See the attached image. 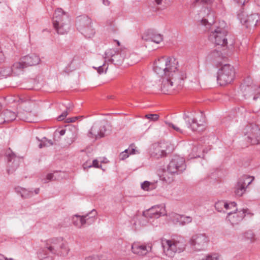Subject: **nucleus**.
Returning <instances> with one entry per match:
<instances>
[{"mask_svg":"<svg viewBox=\"0 0 260 260\" xmlns=\"http://www.w3.org/2000/svg\"><path fill=\"white\" fill-rule=\"evenodd\" d=\"M228 31L221 28L218 27L210 34L209 40L216 45L225 46L227 45L226 36Z\"/></svg>","mask_w":260,"mask_h":260,"instance_id":"nucleus-11","label":"nucleus"},{"mask_svg":"<svg viewBox=\"0 0 260 260\" xmlns=\"http://www.w3.org/2000/svg\"><path fill=\"white\" fill-rule=\"evenodd\" d=\"M34 191H35V194H37L39 193L40 189L39 188H37L35 189Z\"/></svg>","mask_w":260,"mask_h":260,"instance_id":"nucleus-63","label":"nucleus"},{"mask_svg":"<svg viewBox=\"0 0 260 260\" xmlns=\"http://www.w3.org/2000/svg\"><path fill=\"white\" fill-rule=\"evenodd\" d=\"M175 173H171L169 170L164 171L163 174L160 176V179L167 183H170L174 180V175Z\"/></svg>","mask_w":260,"mask_h":260,"instance_id":"nucleus-30","label":"nucleus"},{"mask_svg":"<svg viewBox=\"0 0 260 260\" xmlns=\"http://www.w3.org/2000/svg\"><path fill=\"white\" fill-rule=\"evenodd\" d=\"M228 206L227 202L224 201H219L215 204V209L220 212H223L224 208H227Z\"/></svg>","mask_w":260,"mask_h":260,"instance_id":"nucleus-34","label":"nucleus"},{"mask_svg":"<svg viewBox=\"0 0 260 260\" xmlns=\"http://www.w3.org/2000/svg\"><path fill=\"white\" fill-rule=\"evenodd\" d=\"M252 83V79L250 77H247L244 81V82L241 84L240 87L241 90L244 93V95L246 96L248 93L252 91L253 87L251 86Z\"/></svg>","mask_w":260,"mask_h":260,"instance_id":"nucleus-25","label":"nucleus"},{"mask_svg":"<svg viewBox=\"0 0 260 260\" xmlns=\"http://www.w3.org/2000/svg\"><path fill=\"white\" fill-rule=\"evenodd\" d=\"M87 219H85L82 215L76 214L73 217V222L76 226L81 228L86 225Z\"/></svg>","mask_w":260,"mask_h":260,"instance_id":"nucleus-27","label":"nucleus"},{"mask_svg":"<svg viewBox=\"0 0 260 260\" xmlns=\"http://www.w3.org/2000/svg\"><path fill=\"white\" fill-rule=\"evenodd\" d=\"M143 40L148 41H150L156 44H159L162 41V36L160 34H155L153 30L149 29L142 36Z\"/></svg>","mask_w":260,"mask_h":260,"instance_id":"nucleus-18","label":"nucleus"},{"mask_svg":"<svg viewBox=\"0 0 260 260\" xmlns=\"http://www.w3.org/2000/svg\"><path fill=\"white\" fill-rule=\"evenodd\" d=\"M209 242V239L205 234H197L191 237L189 243L193 250L198 251L205 249Z\"/></svg>","mask_w":260,"mask_h":260,"instance_id":"nucleus-6","label":"nucleus"},{"mask_svg":"<svg viewBox=\"0 0 260 260\" xmlns=\"http://www.w3.org/2000/svg\"><path fill=\"white\" fill-rule=\"evenodd\" d=\"M21 59L26 67L37 65L40 61V57L35 54L26 55L22 58Z\"/></svg>","mask_w":260,"mask_h":260,"instance_id":"nucleus-21","label":"nucleus"},{"mask_svg":"<svg viewBox=\"0 0 260 260\" xmlns=\"http://www.w3.org/2000/svg\"><path fill=\"white\" fill-rule=\"evenodd\" d=\"M183 118L185 121L184 127L190 128L192 131H197L202 126V124L198 122L196 118L191 112H187V113H184Z\"/></svg>","mask_w":260,"mask_h":260,"instance_id":"nucleus-15","label":"nucleus"},{"mask_svg":"<svg viewBox=\"0 0 260 260\" xmlns=\"http://www.w3.org/2000/svg\"><path fill=\"white\" fill-rule=\"evenodd\" d=\"M159 115L157 114H148L145 115V118L153 121H157L159 118Z\"/></svg>","mask_w":260,"mask_h":260,"instance_id":"nucleus-46","label":"nucleus"},{"mask_svg":"<svg viewBox=\"0 0 260 260\" xmlns=\"http://www.w3.org/2000/svg\"><path fill=\"white\" fill-rule=\"evenodd\" d=\"M151 183L148 181H145L141 184V187L144 190H148L149 189V186Z\"/></svg>","mask_w":260,"mask_h":260,"instance_id":"nucleus-49","label":"nucleus"},{"mask_svg":"<svg viewBox=\"0 0 260 260\" xmlns=\"http://www.w3.org/2000/svg\"><path fill=\"white\" fill-rule=\"evenodd\" d=\"M92 167H93L94 168H100L102 167L101 165H99V161L97 159H94L92 161V165H88L87 163H84L83 165V167L84 169H86V168H89Z\"/></svg>","mask_w":260,"mask_h":260,"instance_id":"nucleus-40","label":"nucleus"},{"mask_svg":"<svg viewBox=\"0 0 260 260\" xmlns=\"http://www.w3.org/2000/svg\"><path fill=\"white\" fill-rule=\"evenodd\" d=\"M255 3L258 6H260V0H254Z\"/></svg>","mask_w":260,"mask_h":260,"instance_id":"nucleus-64","label":"nucleus"},{"mask_svg":"<svg viewBox=\"0 0 260 260\" xmlns=\"http://www.w3.org/2000/svg\"><path fill=\"white\" fill-rule=\"evenodd\" d=\"M77 117H72V118H68L66 119V122H68V123H70V122H74L76 121V120H77Z\"/></svg>","mask_w":260,"mask_h":260,"instance_id":"nucleus-54","label":"nucleus"},{"mask_svg":"<svg viewBox=\"0 0 260 260\" xmlns=\"http://www.w3.org/2000/svg\"><path fill=\"white\" fill-rule=\"evenodd\" d=\"M202 23L203 24L206 25L208 23L211 24L214 23V19L213 18V14L209 13L207 16V18H203L202 20Z\"/></svg>","mask_w":260,"mask_h":260,"instance_id":"nucleus-39","label":"nucleus"},{"mask_svg":"<svg viewBox=\"0 0 260 260\" xmlns=\"http://www.w3.org/2000/svg\"><path fill=\"white\" fill-rule=\"evenodd\" d=\"M93 68L96 70L99 74H102L104 72L106 73L108 67V66H106L105 63H104L102 66H100L98 68L93 67Z\"/></svg>","mask_w":260,"mask_h":260,"instance_id":"nucleus-41","label":"nucleus"},{"mask_svg":"<svg viewBox=\"0 0 260 260\" xmlns=\"http://www.w3.org/2000/svg\"><path fill=\"white\" fill-rule=\"evenodd\" d=\"M245 135H247L248 141L252 145L260 143V129L253 123H249L244 129Z\"/></svg>","mask_w":260,"mask_h":260,"instance_id":"nucleus-9","label":"nucleus"},{"mask_svg":"<svg viewBox=\"0 0 260 260\" xmlns=\"http://www.w3.org/2000/svg\"><path fill=\"white\" fill-rule=\"evenodd\" d=\"M172 220L173 222L177 225H181V215L175 214L172 217Z\"/></svg>","mask_w":260,"mask_h":260,"instance_id":"nucleus-44","label":"nucleus"},{"mask_svg":"<svg viewBox=\"0 0 260 260\" xmlns=\"http://www.w3.org/2000/svg\"><path fill=\"white\" fill-rule=\"evenodd\" d=\"M166 215L165 209L163 207L156 206L152 207L148 210L144 211L142 216L137 217L140 222V224L145 225L147 223L146 217L150 218H158L161 216Z\"/></svg>","mask_w":260,"mask_h":260,"instance_id":"nucleus-7","label":"nucleus"},{"mask_svg":"<svg viewBox=\"0 0 260 260\" xmlns=\"http://www.w3.org/2000/svg\"><path fill=\"white\" fill-rule=\"evenodd\" d=\"M167 146L165 144H155L153 145L152 149L150 151V156L154 159H159L167 156L170 153L167 151Z\"/></svg>","mask_w":260,"mask_h":260,"instance_id":"nucleus-16","label":"nucleus"},{"mask_svg":"<svg viewBox=\"0 0 260 260\" xmlns=\"http://www.w3.org/2000/svg\"><path fill=\"white\" fill-rule=\"evenodd\" d=\"M212 3V0H195L192 3L191 5L192 7H195L197 6L200 5H210Z\"/></svg>","mask_w":260,"mask_h":260,"instance_id":"nucleus-36","label":"nucleus"},{"mask_svg":"<svg viewBox=\"0 0 260 260\" xmlns=\"http://www.w3.org/2000/svg\"><path fill=\"white\" fill-rule=\"evenodd\" d=\"M258 99H260V87L257 89V93L254 95L253 97V100L255 101Z\"/></svg>","mask_w":260,"mask_h":260,"instance_id":"nucleus-53","label":"nucleus"},{"mask_svg":"<svg viewBox=\"0 0 260 260\" xmlns=\"http://www.w3.org/2000/svg\"><path fill=\"white\" fill-rule=\"evenodd\" d=\"M5 154L7 160L8 174L13 173L19 167L20 157L17 156L12 150L9 148L6 151H1L0 155Z\"/></svg>","mask_w":260,"mask_h":260,"instance_id":"nucleus-8","label":"nucleus"},{"mask_svg":"<svg viewBox=\"0 0 260 260\" xmlns=\"http://www.w3.org/2000/svg\"><path fill=\"white\" fill-rule=\"evenodd\" d=\"M151 249V246H147L138 243H134L132 245V250L133 253L140 255H146Z\"/></svg>","mask_w":260,"mask_h":260,"instance_id":"nucleus-19","label":"nucleus"},{"mask_svg":"<svg viewBox=\"0 0 260 260\" xmlns=\"http://www.w3.org/2000/svg\"><path fill=\"white\" fill-rule=\"evenodd\" d=\"M167 168L171 173H182L186 168L184 158L177 155L173 156Z\"/></svg>","mask_w":260,"mask_h":260,"instance_id":"nucleus-12","label":"nucleus"},{"mask_svg":"<svg viewBox=\"0 0 260 260\" xmlns=\"http://www.w3.org/2000/svg\"><path fill=\"white\" fill-rule=\"evenodd\" d=\"M89 136L91 138H95L96 139L103 137L104 134L101 131L99 132L96 127L93 126L89 132Z\"/></svg>","mask_w":260,"mask_h":260,"instance_id":"nucleus-33","label":"nucleus"},{"mask_svg":"<svg viewBox=\"0 0 260 260\" xmlns=\"http://www.w3.org/2000/svg\"><path fill=\"white\" fill-rule=\"evenodd\" d=\"M244 237L246 240H249L250 242L254 240V235L251 231H248L245 232Z\"/></svg>","mask_w":260,"mask_h":260,"instance_id":"nucleus-42","label":"nucleus"},{"mask_svg":"<svg viewBox=\"0 0 260 260\" xmlns=\"http://www.w3.org/2000/svg\"><path fill=\"white\" fill-rule=\"evenodd\" d=\"M227 204L228 205V206L227 208H224V211H223L224 212H229L231 211H236L237 210V204L235 202H231L230 203L227 202Z\"/></svg>","mask_w":260,"mask_h":260,"instance_id":"nucleus-38","label":"nucleus"},{"mask_svg":"<svg viewBox=\"0 0 260 260\" xmlns=\"http://www.w3.org/2000/svg\"><path fill=\"white\" fill-rule=\"evenodd\" d=\"M134 147L135 145L133 144L130 145L128 149H125L123 152H126V154L128 155L129 154H135L136 150Z\"/></svg>","mask_w":260,"mask_h":260,"instance_id":"nucleus-48","label":"nucleus"},{"mask_svg":"<svg viewBox=\"0 0 260 260\" xmlns=\"http://www.w3.org/2000/svg\"><path fill=\"white\" fill-rule=\"evenodd\" d=\"M208 57L210 60H215L217 64H222L221 60L223 56L220 51L214 50L208 55Z\"/></svg>","mask_w":260,"mask_h":260,"instance_id":"nucleus-26","label":"nucleus"},{"mask_svg":"<svg viewBox=\"0 0 260 260\" xmlns=\"http://www.w3.org/2000/svg\"><path fill=\"white\" fill-rule=\"evenodd\" d=\"M0 260H7V257L4 255L0 254Z\"/></svg>","mask_w":260,"mask_h":260,"instance_id":"nucleus-59","label":"nucleus"},{"mask_svg":"<svg viewBox=\"0 0 260 260\" xmlns=\"http://www.w3.org/2000/svg\"><path fill=\"white\" fill-rule=\"evenodd\" d=\"M247 210L243 209L240 211H231L228 212L226 219L229 220L232 225L237 224L242 220Z\"/></svg>","mask_w":260,"mask_h":260,"instance_id":"nucleus-17","label":"nucleus"},{"mask_svg":"<svg viewBox=\"0 0 260 260\" xmlns=\"http://www.w3.org/2000/svg\"><path fill=\"white\" fill-rule=\"evenodd\" d=\"M91 20L86 15L79 17L76 20L77 28L80 30L91 24Z\"/></svg>","mask_w":260,"mask_h":260,"instance_id":"nucleus-24","label":"nucleus"},{"mask_svg":"<svg viewBox=\"0 0 260 260\" xmlns=\"http://www.w3.org/2000/svg\"><path fill=\"white\" fill-rule=\"evenodd\" d=\"M15 190L18 194H20L23 199L29 198L33 196V192L32 191L28 190L26 188L20 186L16 187Z\"/></svg>","mask_w":260,"mask_h":260,"instance_id":"nucleus-28","label":"nucleus"},{"mask_svg":"<svg viewBox=\"0 0 260 260\" xmlns=\"http://www.w3.org/2000/svg\"><path fill=\"white\" fill-rule=\"evenodd\" d=\"M16 118V114L9 110H5L0 113V118L4 120V123L12 121Z\"/></svg>","mask_w":260,"mask_h":260,"instance_id":"nucleus-22","label":"nucleus"},{"mask_svg":"<svg viewBox=\"0 0 260 260\" xmlns=\"http://www.w3.org/2000/svg\"><path fill=\"white\" fill-rule=\"evenodd\" d=\"M181 225H184L186 224H188L191 222L192 218L190 216H185L184 215H181Z\"/></svg>","mask_w":260,"mask_h":260,"instance_id":"nucleus-45","label":"nucleus"},{"mask_svg":"<svg viewBox=\"0 0 260 260\" xmlns=\"http://www.w3.org/2000/svg\"><path fill=\"white\" fill-rule=\"evenodd\" d=\"M13 75L12 70L10 67H3L0 69V76L7 78Z\"/></svg>","mask_w":260,"mask_h":260,"instance_id":"nucleus-35","label":"nucleus"},{"mask_svg":"<svg viewBox=\"0 0 260 260\" xmlns=\"http://www.w3.org/2000/svg\"><path fill=\"white\" fill-rule=\"evenodd\" d=\"M79 60H80V57L79 56H74L72 62H71V63H75L76 61H77Z\"/></svg>","mask_w":260,"mask_h":260,"instance_id":"nucleus-55","label":"nucleus"},{"mask_svg":"<svg viewBox=\"0 0 260 260\" xmlns=\"http://www.w3.org/2000/svg\"><path fill=\"white\" fill-rule=\"evenodd\" d=\"M69 251L68 247L62 239L53 238L46 241L45 247L39 251L38 256L40 260H53L49 253L64 256Z\"/></svg>","mask_w":260,"mask_h":260,"instance_id":"nucleus-1","label":"nucleus"},{"mask_svg":"<svg viewBox=\"0 0 260 260\" xmlns=\"http://www.w3.org/2000/svg\"><path fill=\"white\" fill-rule=\"evenodd\" d=\"M234 67L229 64H225L219 69L217 80L221 86H223L231 83L234 80Z\"/></svg>","mask_w":260,"mask_h":260,"instance_id":"nucleus-5","label":"nucleus"},{"mask_svg":"<svg viewBox=\"0 0 260 260\" xmlns=\"http://www.w3.org/2000/svg\"><path fill=\"white\" fill-rule=\"evenodd\" d=\"M66 129H62L60 130V131H59V134H60V136H63V135H64L65 134V133H66Z\"/></svg>","mask_w":260,"mask_h":260,"instance_id":"nucleus-58","label":"nucleus"},{"mask_svg":"<svg viewBox=\"0 0 260 260\" xmlns=\"http://www.w3.org/2000/svg\"><path fill=\"white\" fill-rule=\"evenodd\" d=\"M105 54L106 58H110L109 61L117 66L120 65L125 58L124 52L116 51L112 49H108Z\"/></svg>","mask_w":260,"mask_h":260,"instance_id":"nucleus-14","label":"nucleus"},{"mask_svg":"<svg viewBox=\"0 0 260 260\" xmlns=\"http://www.w3.org/2000/svg\"><path fill=\"white\" fill-rule=\"evenodd\" d=\"M53 27L59 35L67 34L71 27L69 16L60 8H57L53 15Z\"/></svg>","mask_w":260,"mask_h":260,"instance_id":"nucleus-3","label":"nucleus"},{"mask_svg":"<svg viewBox=\"0 0 260 260\" xmlns=\"http://www.w3.org/2000/svg\"><path fill=\"white\" fill-rule=\"evenodd\" d=\"M239 6H244L249 0H234Z\"/></svg>","mask_w":260,"mask_h":260,"instance_id":"nucleus-50","label":"nucleus"},{"mask_svg":"<svg viewBox=\"0 0 260 260\" xmlns=\"http://www.w3.org/2000/svg\"><path fill=\"white\" fill-rule=\"evenodd\" d=\"M96 211L94 209H93L89 213L85 214V215H82L84 218L87 219V222H85L86 225H90L94 222L95 220V217L96 216Z\"/></svg>","mask_w":260,"mask_h":260,"instance_id":"nucleus-32","label":"nucleus"},{"mask_svg":"<svg viewBox=\"0 0 260 260\" xmlns=\"http://www.w3.org/2000/svg\"><path fill=\"white\" fill-rule=\"evenodd\" d=\"M85 260H96L95 258H94V257H92V256H89L88 257H86L85 258Z\"/></svg>","mask_w":260,"mask_h":260,"instance_id":"nucleus-60","label":"nucleus"},{"mask_svg":"<svg viewBox=\"0 0 260 260\" xmlns=\"http://www.w3.org/2000/svg\"><path fill=\"white\" fill-rule=\"evenodd\" d=\"M54 177V176L53 173H49L47 175L46 178L48 180H49V181L55 180L56 178V177L53 178Z\"/></svg>","mask_w":260,"mask_h":260,"instance_id":"nucleus-52","label":"nucleus"},{"mask_svg":"<svg viewBox=\"0 0 260 260\" xmlns=\"http://www.w3.org/2000/svg\"><path fill=\"white\" fill-rule=\"evenodd\" d=\"M249 177H243L238 181L235 189V193L238 197H241L245 191L246 184L245 179H249Z\"/></svg>","mask_w":260,"mask_h":260,"instance_id":"nucleus-20","label":"nucleus"},{"mask_svg":"<svg viewBox=\"0 0 260 260\" xmlns=\"http://www.w3.org/2000/svg\"><path fill=\"white\" fill-rule=\"evenodd\" d=\"M154 1L157 5H160L162 2V0H154Z\"/></svg>","mask_w":260,"mask_h":260,"instance_id":"nucleus-61","label":"nucleus"},{"mask_svg":"<svg viewBox=\"0 0 260 260\" xmlns=\"http://www.w3.org/2000/svg\"><path fill=\"white\" fill-rule=\"evenodd\" d=\"M5 60V56L3 53L0 51V62H3Z\"/></svg>","mask_w":260,"mask_h":260,"instance_id":"nucleus-56","label":"nucleus"},{"mask_svg":"<svg viewBox=\"0 0 260 260\" xmlns=\"http://www.w3.org/2000/svg\"><path fill=\"white\" fill-rule=\"evenodd\" d=\"M17 118L27 122H32V119L30 117L31 113L24 110H20L16 114Z\"/></svg>","mask_w":260,"mask_h":260,"instance_id":"nucleus-29","label":"nucleus"},{"mask_svg":"<svg viewBox=\"0 0 260 260\" xmlns=\"http://www.w3.org/2000/svg\"><path fill=\"white\" fill-rule=\"evenodd\" d=\"M182 79L180 76V78L175 80V76L168 77H164L162 78L161 90L164 94H170L174 93L176 86L178 84L179 81Z\"/></svg>","mask_w":260,"mask_h":260,"instance_id":"nucleus-10","label":"nucleus"},{"mask_svg":"<svg viewBox=\"0 0 260 260\" xmlns=\"http://www.w3.org/2000/svg\"><path fill=\"white\" fill-rule=\"evenodd\" d=\"M243 16L242 14L239 13L238 14V17L242 25L249 29L255 28L258 21L260 20V16L257 13L252 14L247 16L246 18H243Z\"/></svg>","mask_w":260,"mask_h":260,"instance_id":"nucleus-13","label":"nucleus"},{"mask_svg":"<svg viewBox=\"0 0 260 260\" xmlns=\"http://www.w3.org/2000/svg\"><path fill=\"white\" fill-rule=\"evenodd\" d=\"M161 243L164 252L169 257L174 256L176 252L183 251L186 247L185 241L182 237L171 240L162 239Z\"/></svg>","mask_w":260,"mask_h":260,"instance_id":"nucleus-4","label":"nucleus"},{"mask_svg":"<svg viewBox=\"0 0 260 260\" xmlns=\"http://www.w3.org/2000/svg\"><path fill=\"white\" fill-rule=\"evenodd\" d=\"M128 154H126V152H122L119 154V157L120 160H124L128 157Z\"/></svg>","mask_w":260,"mask_h":260,"instance_id":"nucleus-51","label":"nucleus"},{"mask_svg":"<svg viewBox=\"0 0 260 260\" xmlns=\"http://www.w3.org/2000/svg\"><path fill=\"white\" fill-rule=\"evenodd\" d=\"M46 145L45 144L41 143L39 144V148H41L43 147H45Z\"/></svg>","mask_w":260,"mask_h":260,"instance_id":"nucleus-62","label":"nucleus"},{"mask_svg":"<svg viewBox=\"0 0 260 260\" xmlns=\"http://www.w3.org/2000/svg\"><path fill=\"white\" fill-rule=\"evenodd\" d=\"M103 4L106 6H109L110 5V1L108 0H103Z\"/></svg>","mask_w":260,"mask_h":260,"instance_id":"nucleus-57","label":"nucleus"},{"mask_svg":"<svg viewBox=\"0 0 260 260\" xmlns=\"http://www.w3.org/2000/svg\"><path fill=\"white\" fill-rule=\"evenodd\" d=\"M165 123L167 125H168L170 127H172L173 129H174L176 132L182 133V130L178 127L175 125L172 122H169V121H165Z\"/></svg>","mask_w":260,"mask_h":260,"instance_id":"nucleus-47","label":"nucleus"},{"mask_svg":"<svg viewBox=\"0 0 260 260\" xmlns=\"http://www.w3.org/2000/svg\"><path fill=\"white\" fill-rule=\"evenodd\" d=\"M73 106L72 104H69L68 106H67L66 110L62 113L59 116L57 117V120L58 121H61L64 119V118L68 115V111H71L73 109Z\"/></svg>","mask_w":260,"mask_h":260,"instance_id":"nucleus-37","label":"nucleus"},{"mask_svg":"<svg viewBox=\"0 0 260 260\" xmlns=\"http://www.w3.org/2000/svg\"><path fill=\"white\" fill-rule=\"evenodd\" d=\"M79 30L81 31V34L87 38L92 37L95 34L94 29L92 28L91 25L87 26L85 28H81Z\"/></svg>","mask_w":260,"mask_h":260,"instance_id":"nucleus-31","label":"nucleus"},{"mask_svg":"<svg viewBox=\"0 0 260 260\" xmlns=\"http://www.w3.org/2000/svg\"><path fill=\"white\" fill-rule=\"evenodd\" d=\"M25 68H26V67L21 59V61L15 62L11 68L13 75L16 76L22 74Z\"/></svg>","mask_w":260,"mask_h":260,"instance_id":"nucleus-23","label":"nucleus"},{"mask_svg":"<svg viewBox=\"0 0 260 260\" xmlns=\"http://www.w3.org/2000/svg\"><path fill=\"white\" fill-rule=\"evenodd\" d=\"M178 62L175 58L169 57L162 56L155 61L153 66V71L159 76L168 77L172 74L175 76V80L180 78V75L177 70Z\"/></svg>","mask_w":260,"mask_h":260,"instance_id":"nucleus-2","label":"nucleus"},{"mask_svg":"<svg viewBox=\"0 0 260 260\" xmlns=\"http://www.w3.org/2000/svg\"><path fill=\"white\" fill-rule=\"evenodd\" d=\"M202 260H220L219 254L218 253H214L208 254L205 259Z\"/></svg>","mask_w":260,"mask_h":260,"instance_id":"nucleus-43","label":"nucleus"}]
</instances>
